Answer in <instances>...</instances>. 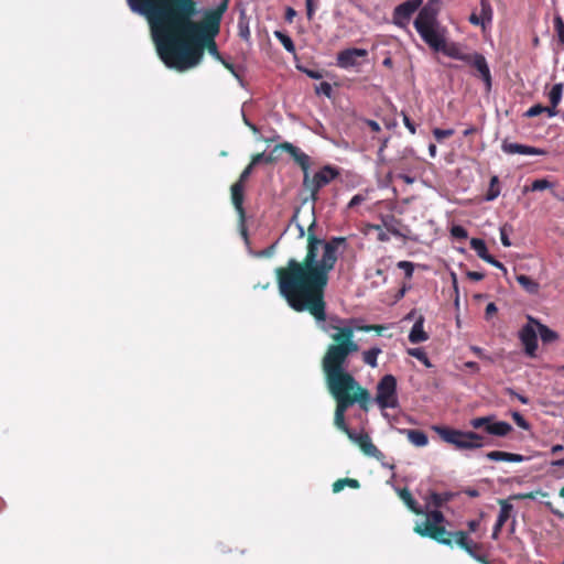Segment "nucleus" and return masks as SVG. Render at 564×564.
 I'll return each mask as SVG.
<instances>
[{
	"label": "nucleus",
	"mask_w": 564,
	"mask_h": 564,
	"mask_svg": "<svg viewBox=\"0 0 564 564\" xmlns=\"http://www.w3.org/2000/svg\"><path fill=\"white\" fill-rule=\"evenodd\" d=\"M133 13L147 18L158 54L169 68L184 72L197 66L204 51L216 59L218 52L215 36L219 32L221 12H208L203 22H195L197 14L194 0H127Z\"/></svg>",
	"instance_id": "nucleus-1"
},
{
	"label": "nucleus",
	"mask_w": 564,
	"mask_h": 564,
	"mask_svg": "<svg viewBox=\"0 0 564 564\" xmlns=\"http://www.w3.org/2000/svg\"><path fill=\"white\" fill-rule=\"evenodd\" d=\"M315 218L307 228L306 254L302 261L289 259L286 267L275 269L279 292L290 307L296 312L307 311L315 318L317 326L333 340L346 338L341 334L354 327L349 321L337 316H326L325 289L329 273L338 260L339 247H346V238H318L315 232Z\"/></svg>",
	"instance_id": "nucleus-2"
},
{
	"label": "nucleus",
	"mask_w": 564,
	"mask_h": 564,
	"mask_svg": "<svg viewBox=\"0 0 564 564\" xmlns=\"http://www.w3.org/2000/svg\"><path fill=\"white\" fill-rule=\"evenodd\" d=\"M341 336L346 338L334 340L335 344L327 347L322 359V369L328 391L336 400L334 424L338 430L348 433L350 429L345 422L346 411L355 403L368 411L371 397L348 372V357L359 350V345L351 337L350 330L347 329Z\"/></svg>",
	"instance_id": "nucleus-3"
},
{
	"label": "nucleus",
	"mask_w": 564,
	"mask_h": 564,
	"mask_svg": "<svg viewBox=\"0 0 564 564\" xmlns=\"http://www.w3.org/2000/svg\"><path fill=\"white\" fill-rule=\"evenodd\" d=\"M414 28L422 37V40L434 51L443 52L447 56L466 62L471 53H464L460 48L453 45L446 47L443 34L438 32V21L436 11L425 6L420 9L415 20Z\"/></svg>",
	"instance_id": "nucleus-4"
},
{
	"label": "nucleus",
	"mask_w": 564,
	"mask_h": 564,
	"mask_svg": "<svg viewBox=\"0 0 564 564\" xmlns=\"http://www.w3.org/2000/svg\"><path fill=\"white\" fill-rule=\"evenodd\" d=\"M425 514V520L415 523L414 532L421 536L431 538L441 544L453 546L455 532H449L441 525L445 521L444 514L440 510H432Z\"/></svg>",
	"instance_id": "nucleus-5"
},
{
	"label": "nucleus",
	"mask_w": 564,
	"mask_h": 564,
	"mask_svg": "<svg viewBox=\"0 0 564 564\" xmlns=\"http://www.w3.org/2000/svg\"><path fill=\"white\" fill-rule=\"evenodd\" d=\"M433 429L444 442L458 449H476L485 445L484 436L476 432H463L445 426H434Z\"/></svg>",
	"instance_id": "nucleus-6"
},
{
	"label": "nucleus",
	"mask_w": 564,
	"mask_h": 564,
	"mask_svg": "<svg viewBox=\"0 0 564 564\" xmlns=\"http://www.w3.org/2000/svg\"><path fill=\"white\" fill-rule=\"evenodd\" d=\"M375 402L381 410L399 406L397 379L392 375L383 376L377 384Z\"/></svg>",
	"instance_id": "nucleus-7"
},
{
	"label": "nucleus",
	"mask_w": 564,
	"mask_h": 564,
	"mask_svg": "<svg viewBox=\"0 0 564 564\" xmlns=\"http://www.w3.org/2000/svg\"><path fill=\"white\" fill-rule=\"evenodd\" d=\"M338 175L339 171L332 165L323 166L312 177L310 176V173H306V175L303 176V185L311 192V200L316 203L319 189L328 185Z\"/></svg>",
	"instance_id": "nucleus-8"
},
{
	"label": "nucleus",
	"mask_w": 564,
	"mask_h": 564,
	"mask_svg": "<svg viewBox=\"0 0 564 564\" xmlns=\"http://www.w3.org/2000/svg\"><path fill=\"white\" fill-rule=\"evenodd\" d=\"M536 318L528 315V323L519 330V339L523 345L524 352L529 357H534L538 349V327Z\"/></svg>",
	"instance_id": "nucleus-9"
},
{
	"label": "nucleus",
	"mask_w": 564,
	"mask_h": 564,
	"mask_svg": "<svg viewBox=\"0 0 564 564\" xmlns=\"http://www.w3.org/2000/svg\"><path fill=\"white\" fill-rule=\"evenodd\" d=\"M423 0H408L397 6L393 10L392 21L401 28L406 29L411 17L420 9Z\"/></svg>",
	"instance_id": "nucleus-10"
},
{
	"label": "nucleus",
	"mask_w": 564,
	"mask_h": 564,
	"mask_svg": "<svg viewBox=\"0 0 564 564\" xmlns=\"http://www.w3.org/2000/svg\"><path fill=\"white\" fill-rule=\"evenodd\" d=\"M346 435L352 443L357 444L360 447L364 454L376 458L383 456V454L373 445L368 434L357 433L352 430H349V432L346 433Z\"/></svg>",
	"instance_id": "nucleus-11"
},
{
	"label": "nucleus",
	"mask_w": 564,
	"mask_h": 564,
	"mask_svg": "<svg viewBox=\"0 0 564 564\" xmlns=\"http://www.w3.org/2000/svg\"><path fill=\"white\" fill-rule=\"evenodd\" d=\"M368 51L365 48H346L337 54V66L344 69L357 66L358 58L366 57Z\"/></svg>",
	"instance_id": "nucleus-12"
},
{
	"label": "nucleus",
	"mask_w": 564,
	"mask_h": 564,
	"mask_svg": "<svg viewBox=\"0 0 564 564\" xmlns=\"http://www.w3.org/2000/svg\"><path fill=\"white\" fill-rule=\"evenodd\" d=\"M465 63L477 69L479 76L481 77V79L486 84L487 89L489 90L491 88V74L485 56L480 53L474 52L468 56Z\"/></svg>",
	"instance_id": "nucleus-13"
},
{
	"label": "nucleus",
	"mask_w": 564,
	"mask_h": 564,
	"mask_svg": "<svg viewBox=\"0 0 564 564\" xmlns=\"http://www.w3.org/2000/svg\"><path fill=\"white\" fill-rule=\"evenodd\" d=\"M501 150L506 154H521V155H545L547 152L544 149L535 148L527 144L510 142L508 140H503L501 144Z\"/></svg>",
	"instance_id": "nucleus-14"
},
{
	"label": "nucleus",
	"mask_w": 564,
	"mask_h": 564,
	"mask_svg": "<svg viewBox=\"0 0 564 564\" xmlns=\"http://www.w3.org/2000/svg\"><path fill=\"white\" fill-rule=\"evenodd\" d=\"M278 149H282V150L286 151L294 159V161L301 166L304 175H306V173H310L308 170H310V165H311V158L306 153L301 151L300 148L293 145L290 142H283L281 144L276 145L274 151H276Z\"/></svg>",
	"instance_id": "nucleus-15"
},
{
	"label": "nucleus",
	"mask_w": 564,
	"mask_h": 564,
	"mask_svg": "<svg viewBox=\"0 0 564 564\" xmlns=\"http://www.w3.org/2000/svg\"><path fill=\"white\" fill-rule=\"evenodd\" d=\"M454 538L455 544L465 550L473 558L478 554L476 551L480 549V545L471 541L466 532L456 531Z\"/></svg>",
	"instance_id": "nucleus-16"
},
{
	"label": "nucleus",
	"mask_w": 564,
	"mask_h": 564,
	"mask_svg": "<svg viewBox=\"0 0 564 564\" xmlns=\"http://www.w3.org/2000/svg\"><path fill=\"white\" fill-rule=\"evenodd\" d=\"M512 509H513L512 505H510L506 501H501L500 511H499L497 521H496V523L494 525V530H492V539L498 538L503 524L510 518Z\"/></svg>",
	"instance_id": "nucleus-17"
},
{
	"label": "nucleus",
	"mask_w": 564,
	"mask_h": 564,
	"mask_svg": "<svg viewBox=\"0 0 564 564\" xmlns=\"http://www.w3.org/2000/svg\"><path fill=\"white\" fill-rule=\"evenodd\" d=\"M423 326L424 317L421 315L413 324L409 334V340L412 344H419L429 339V335L424 330Z\"/></svg>",
	"instance_id": "nucleus-18"
},
{
	"label": "nucleus",
	"mask_w": 564,
	"mask_h": 564,
	"mask_svg": "<svg viewBox=\"0 0 564 564\" xmlns=\"http://www.w3.org/2000/svg\"><path fill=\"white\" fill-rule=\"evenodd\" d=\"M489 460L494 462H509V463H521L525 459L524 456L514 453L492 451L486 454Z\"/></svg>",
	"instance_id": "nucleus-19"
},
{
	"label": "nucleus",
	"mask_w": 564,
	"mask_h": 564,
	"mask_svg": "<svg viewBox=\"0 0 564 564\" xmlns=\"http://www.w3.org/2000/svg\"><path fill=\"white\" fill-rule=\"evenodd\" d=\"M231 200L240 217H243V185L241 182H236L231 185Z\"/></svg>",
	"instance_id": "nucleus-20"
},
{
	"label": "nucleus",
	"mask_w": 564,
	"mask_h": 564,
	"mask_svg": "<svg viewBox=\"0 0 564 564\" xmlns=\"http://www.w3.org/2000/svg\"><path fill=\"white\" fill-rule=\"evenodd\" d=\"M512 431L511 424L505 421L492 420L491 424L487 427V433L495 436H506Z\"/></svg>",
	"instance_id": "nucleus-21"
},
{
	"label": "nucleus",
	"mask_w": 564,
	"mask_h": 564,
	"mask_svg": "<svg viewBox=\"0 0 564 564\" xmlns=\"http://www.w3.org/2000/svg\"><path fill=\"white\" fill-rule=\"evenodd\" d=\"M402 433H404L411 444L417 447H423L427 445L429 438L427 435L420 430H402Z\"/></svg>",
	"instance_id": "nucleus-22"
},
{
	"label": "nucleus",
	"mask_w": 564,
	"mask_h": 564,
	"mask_svg": "<svg viewBox=\"0 0 564 564\" xmlns=\"http://www.w3.org/2000/svg\"><path fill=\"white\" fill-rule=\"evenodd\" d=\"M453 497H454V494H452V492H443V494L432 492L426 500V507L427 508L434 507V508H436L435 510H437L444 503L452 500Z\"/></svg>",
	"instance_id": "nucleus-23"
},
{
	"label": "nucleus",
	"mask_w": 564,
	"mask_h": 564,
	"mask_svg": "<svg viewBox=\"0 0 564 564\" xmlns=\"http://www.w3.org/2000/svg\"><path fill=\"white\" fill-rule=\"evenodd\" d=\"M399 496L412 512L416 514L425 513L424 510H422L419 507L417 502L415 501V499L412 497V494L408 489L400 490Z\"/></svg>",
	"instance_id": "nucleus-24"
},
{
	"label": "nucleus",
	"mask_w": 564,
	"mask_h": 564,
	"mask_svg": "<svg viewBox=\"0 0 564 564\" xmlns=\"http://www.w3.org/2000/svg\"><path fill=\"white\" fill-rule=\"evenodd\" d=\"M535 325L538 327V334L543 343H552L558 338V335L554 330L540 323V321L536 319Z\"/></svg>",
	"instance_id": "nucleus-25"
},
{
	"label": "nucleus",
	"mask_w": 564,
	"mask_h": 564,
	"mask_svg": "<svg viewBox=\"0 0 564 564\" xmlns=\"http://www.w3.org/2000/svg\"><path fill=\"white\" fill-rule=\"evenodd\" d=\"M470 248L477 253V256L487 261L491 256L488 253L486 242L480 238H473L470 240Z\"/></svg>",
	"instance_id": "nucleus-26"
},
{
	"label": "nucleus",
	"mask_w": 564,
	"mask_h": 564,
	"mask_svg": "<svg viewBox=\"0 0 564 564\" xmlns=\"http://www.w3.org/2000/svg\"><path fill=\"white\" fill-rule=\"evenodd\" d=\"M518 283L529 293L536 294L539 292V283L524 274L517 275Z\"/></svg>",
	"instance_id": "nucleus-27"
},
{
	"label": "nucleus",
	"mask_w": 564,
	"mask_h": 564,
	"mask_svg": "<svg viewBox=\"0 0 564 564\" xmlns=\"http://www.w3.org/2000/svg\"><path fill=\"white\" fill-rule=\"evenodd\" d=\"M564 84L556 83L549 93V100L552 106H558L563 97Z\"/></svg>",
	"instance_id": "nucleus-28"
},
{
	"label": "nucleus",
	"mask_w": 564,
	"mask_h": 564,
	"mask_svg": "<svg viewBox=\"0 0 564 564\" xmlns=\"http://www.w3.org/2000/svg\"><path fill=\"white\" fill-rule=\"evenodd\" d=\"M500 195V187H499V178L497 175H494L490 178L488 191L485 195L486 202H492Z\"/></svg>",
	"instance_id": "nucleus-29"
},
{
	"label": "nucleus",
	"mask_w": 564,
	"mask_h": 564,
	"mask_svg": "<svg viewBox=\"0 0 564 564\" xmlns=\"http://www.w3.org/2000/svg\"><path fill=\"white\" fill-rule=\"evenodd\" d=\"M381 354V348L372 347L362 352V360L368 366L376 368L378 366L377 358Z\"/></svg>",
	"instance_id": "nucleus-30"
},
{
	"label": "nucleus",
	"mask_w": 564,
	"mask_h": 564,
	"mask_svg": "<svg viewBox=\"0 0 564 564\" xmlns=\"http://www.w3.org/2000/svg\"><path fill=\"white\" fill-rule=\"evenodd\" d=\"M478 14L486 24L491 23L494 11L488 0H480V10Z\"/></svg>",
	"instance_id": "nucleus-31"
},
{
	"label": "nucleus",
	"mask_w": 564,
	"mask_h": 564,
	"mask_svg": "<svg viewBox=\"0 0 564 564\" xmlns=\"http://www.w3.org/2000/svg\"><path fill=\"white\" fill-rule=\"evenodd\" d=\"M345 487L359 488L360 484L357 479H351V478L338 479L333 484V491L339 492Z\"/></svg>",
	"instance_id": "nucleus-32"
},
{
	"label": "nucleus",
	"mask_w": 564,
	"mask_h": 564,
	"mask_svg": "<svg viewBox=\"0 0 564 564\" xmlns=\"http://www.w3.org/2000/svg\"><path fill=\"white\" fill-rule=\"evenodd\" d=\"M274 36L280 41V43L283 45V47L288 52H290V53L295 52V45H294L292 39L288 34L281 32V31H275Z\"/></svg>",
	"instance_id": "nucleus-33"
},
{
	"label": "nucleus",
	"mask_w": 564,
	"mask_h": 564,
	"mask_svg": "<svg viewBox=\"0 0 564 564\" xmlns=\"http://www.w3.org/2000/svg\"><path fill=\"white\" fill-rule=\"evenodd\" d=\"M398 225L399 221L393 216H388L383 219L384 228L393 236L401 237L402 234L399 231Z\"/></svg>",
	"instance_id": "nucleus-34"
},
{
	"label": "nucleus",
	"mask_w": 564,
	"mask_h": 564,
	"mask_svg": "<svg viewBox=\"0 0 564 564\" xmlns=\"http://www.w3.org/2000/svg\"><path fill=\"white\" fill-rule=\"evenodd\" d=\"M554 29L558 39V42L564 46V21L561 15L554 17Z\"/></svg>",
	"instance_id": "nucleus-35"
},
{
	"label": "nucleus",
	"mask_w": 564,
	"mask_h": 564,
	"mask_svg": "<svg viewBox=\"0 0 564 564\" xmlns=\"http://www.w3.org/2000/svg\"><path fill=\"white\" fill-rule=\"evenodd\" d=\"M408 354L417 360L422 361L426 367H431V362L425 351L422 348H410Z\"/></svg>",
	"instance_id": "nucleus-36"
},
{
	"label": "nucleus",
	"mask_w": 564,
	"mask_h": 564,
	"mask_svg": "<svg viewBox=\"0 0 564 564\" xmlns=\"http://www.w3.org/2000/svg\"><path fill=\"white\" fill-rule=\"evenodd\" d=\"M553 184L547 181L546 178H538L534 180L531 184L530 191L538 192V191H544L547 188H552Z\"/></svg>",
	"instance_id": "nucleus-37"
},
{
	"label": "nucleus",
	"mask_w": 564,
	"mask_h": 564,
	"mask_svg": "<svg viewBox=\"0 0 564 564\" xmlns=\"http://www.w3.org/2000/svg\"><path fill=\"white\" fill-rule=\"evenodd\" d=\"M398 268L404 271L405 278L411 279L414 272V264L410 261H399Z\"/></svg>",
	"instance_id": "nucleus-38"
},
{
	"label": "nucleus",
	"mask_w": 564,
	"mask_h": 564,
	"mask_svg": "<svg viewBox=\"0 0 564 564\" xmlns=\"http://www.w3.org/2000/svg\"><path fill=\"white\" fill-rule=\"evenodd\" d=\"M454 134V130L453 129H441V128H435L433 130V135L435 137V139L440 142L446 138H449Z\"/></svg>",
	"instance_id": "nucleus-39"
},
{
	"label": "nucleus",
	"mask_w": 564,
	"mask_h": 564,
	"mask_svg": "<svg viewBox=\"0 0 564 564\" xmlns=\"http://www.w3.org/2000/svg\"><path fill=\"white\" fill-rule=\"evenodd\" d=\"M315 91L317 95H324L329 98L332 96L333 88L329 83L322 82L318 86L315 87Z\"/></svg>",
	"instance_id": "nucleus-40"
},
{
	"label": "nucleus",
	"mask_w": 564,
	"mask_h": 564,
	"mask_svg": "<svg viewBox=\"0 0 564 564\" xmlns=\"http://www.w3.org/2000/svg\"><path fill=\"white\" fill-rule=\"evenodd\" d=\"M451 235L456 239H466L468 232L463 226L456 225L452 227Z\"/></svg>",
	"instance_id": "nucleus-41"
},
{
	"label": "nucleus",
	"mask_w": 564,
	"mask_h": 564,
	"mask_svg": "<svg viewBox=\"0 0 564 564\" xmlns=\"http://www.w3.org/2000/svg\"><path fill=\"white\" fill-rule=\"evenodd\" d=\"M261 162L271 163L273 162V158L271 155H265L264 153H259L252 156L251 164L253 166L260 164Z\"/></svg>",
	"instance_id": "nucleus-42"
},
{
	"label": "nucleus",
	"mask_w": 564,
	"mask_h": 564,
	"mask_svg": "<svg viewBox=\"0 0 564 564\" xmlns=\"http://www.w3.org/2000/svg\"><path fill=\"white\" fill-rule=\"evenodd\" d=\"M512 419L514 420L516 424L523 429V430H528L530 427L528 421L523 417L522 414H520L519 412H513L512 413Z\"/></svg>",
	"instance_id": "nucleus-43"
},
{
	"label": "nucleus",
	"mask_w": 564,
	"mask_h": 564,
	"mask_svg": "<svg viewBox=\"0 0 564 564\" xmlns=\"http://www.w3.org/2000/svg\"><path fill=\"white\" fill-rule=\"evenodd\" d=\"M544 112V106L538 104V105H533L532 107H530L527 112H525V117L528 118H532V117H536L541 113Z\"/></svg>",
	"instance_id": "nucleus-44"
},
{
	"label": "nucleus",
	"mask_w": 564,
	"mask_h": 564,
	"mask_svg": "<svg viewBox=\"0 0 564 564\" xmlns=\"http://www.w3.org/2000/svg\"><path fill=\"white\" fill-rule=\"evenodd\" d=\"M401 116H402L404 126L408 128V130L412 134H414L416 132V128H415V124L413 123V121L410 119V117L404 111H402Z\"/></svg>",
	"instance_id": "nucleus-45"
},
{
	"label": "nucleus",
	"mask_w": 564,
	"mask_h": 564,
	"mask_svg": "<svg viewBox=\"0 0 564 564\" xmlns=\"http://www.w3.org/2000/svg\"><path fill=\"white\" fill-rule=\"evenodd\" d=\"M253 165L251 163H249V165L241 172L240 176H239V180L237 182H241V184L243 185V183L249 178V176L251 175L252 171H253Z\"/></svg>",
	"instance_id": "nucleus-46"
},
{
	"label": "nucleus",
	"mask_w": 564,
	"mask_h": 564,
	"mask_svg": "<svg viewBox=\"0 0 564 564\" xmlns=\"http://www.w3.org/2000/svg\"><path fill=\"white\" fill-rule=\"evenodd\" d=\"M365 199H366V197L364 195L356 194L355 196H352V198L348 203V207L354 208V207L360 205L362 202H365Z\"/></svg>",
	"instance_id": "nucleus-47"
},
{
	"label": "nucleus",
	"mask_w": 564,
	"mask_h": 564,
	"mask_svg": "<svg viewBox=\"0 0 564 564\" xmlns=\"http://www.w3.org/2000/svg\"><path fill=\"white\" fill-rule=\"evenodd\" d=\"M469 425L475 430H480L484 426V416L474 417L469 421Z\"/></svg>",
	"instance_id": "nucleus-48"
},
{
	"label": "nucleus",
	"mask_w": 564,
	"mask_h": 564,
	"mask_svg": "<svg viewBox=\"0 0 564 564\" xmlns=\"http://www.w3.org/2000/svg\"><path fill=\"white\" fill-rule=\"evenodd\" d=\"M469 22L474 25H481L482 28L486 26V23L481 20L478 13L474 12L469 17Z\"/></svg>",
	"instance_id": "nucleus-49"
},
{
	"label": "nucleus",
	"mask_w": 564,
	"mask_h": 564,
	"mask_svg": "<svg viewBox=\"0 0 564 564\" xmlns=\"http://www.w3.org/2000/svg\"><path fill=\"white\" fill-rule=\"evenodd\" d=\"M486 262L500 269L505 274H507V268L500 261L496 260L492 256L489 259H487Z\"/></svg>",
	"instance_id": "nucleus-50"
},
{
	"label": "nucleus",
	"mask_w": 564,
	"mask_h": 564,
	"mask_svg": "<svg viewBox=\"0 0 564 564\" xmlns=\"http://www.w3.org/2000/svg\"><path fill=\"white\" fill-rule=\"evenodd\" d=\"M467 278L473 281H481L485 278V274L477 271H468Z\"/></svg>",
	"instance_id": "nucleus-51"
},
{
	"label": "nucleus",
	"mask_w": 564,
	"mask_h": 564,
	"mask_svg": "<svg viewBox=\"0 0 564 564\" xmlns=\"http://www.w3.org/2000/svg\"><path fill=\"white\" fill-rule=\"evenodd\" d=\"M500 240H501V243L505 246V247H510L511 246V241L506 232V228L502 227L500 228Z\"/></svg>",
	"instance_id": "nucleus-52"
},
{
	"label": "nucleus",
	"mask_w": 564,
	"mask_h": 564,
	"mask_svg": "<svg viewBox=\"0 0 564 564\" xmlns=\"http://www.w3.org/2000/svg\"><path fill=\"white\" fill-rule=\"evenodd\" d=\"M497 312V306L495 303H489L486 306L485 315L487 318H490Z\"/></svg>",
	"instance_id": "nucleus-53"
},
{
	"label": "nucleus",
	"mask_w": 564,
	"mask_h": 564,
	"mask_svg": "<svg viewBox=\"0 0 564 564\" xmlns=\"http://www.w3.org/2000/svg\"><path fill=\"white\" fill-rule=\"evenodd\" d=\"M313 2H314V0H306V14H307L308 20H311L313 18V14L315 11Z\"/></svg>",
	"instance_id": "nucleus-54"
},
{
	"label": "nucleus",
	"mask_w": 564,
	"mask_h": 564,
	"mask_svg": "<svg viewBox=\"0 0 564 564\" xmlns=\"http://www.w3.org/2000/svg\"><path fill=\"white\" fill-rule=\"evenodd\" d=\"M508 392L513 395L514 398H517L521 403L523 404H528L529 403V399L522 394H519L517 393L514 390L512 389H508Z\"/></svg>",
	"instance_id": "nucleus-55"
},
{
	"label": "nucleus",
	"mask_w": 564,
	"mask_h": 564,
	"mask_svg": "<svg viewBox=\"0 0 564 564\" xmlns=\"http://www.w3.org/2000/svg\"><path fill=\"white\" fill-rule=\"evenodd\" d=\"M295 15H296V11L291 7H288L286 11H285V21L291 23Z\"/></svg>",
	"instance_id": "nucleus-56"
},
{
	"label": "nucleus",
	"mask_w": 564,
	"mask_h": 564,
	"mask_svg": "<svg viewBox=\"0 0 564 564\" xmlns=\"http://www.w3.org/2000/svg\"><path fill=\"white\" fill-rule=\"evenodd\" d=\"M306 73V75L310 77V78H313V79H319L322 78V74L317 70H313V69H305L304 70Z\"/></svg>",
	"instance_id": "nucleus-57"
},
{
	"label": "nucleus",
	"mask_w": 564,
	"mask_h": 564,
	"mask_svg": "<svg viewBox=\"0 0 564 564\" xmlns=\"http://www.w3.org/2000/svg\"><path fill=\"white\" fill-rule=\"evenodd\" d=\"M556 107L557 106L552 105L550 107L544 106V112H546L550 118L555 117L557 115Z\"/></svg>",
	"instance_id": "nucleus-58"
},
{
	"label": "nucleus",
	"mask_w": 564,
	"mask_h": 564,
	"mask_svg": "<svg viewBox=\"0 0 564 564\" xmlns=\"http://www.w3.org/2000/svg\"><path fill=\"white\" fill-rule=\"evenodd\" d=\"M367 124L375 132H379L381 130L380 124L377 121H375V120H367Z\"/></svg>",
	"instance_id": "nucleus-59"
},
{
	"label": "nucleus",
	"mask_w": 564,
	"mask_h": 564,
	"mask_svg": "<svg viewBox=\"0 0 564 564\" xmlns=\"http://www.w3.org/2000/svg\"><path fill=\"white\" fill-rule=\"evenodd\" d=\"M495 419V415H487L484 416V426L482 430L487 433V427L491 424L492 420Z\"/></svg>",
	"instance_id": "nucleus-60"
},
{
	"label": "nucleus",
	"mask_w": 564,
	"mask_h": 564,
	"mask_svg": "<svg viewBox=\"0 0 564 564\" xmlns=\"http://www.w3.org/2000/svg\"><path fill=\"white\" fill-rule=\"evenodd\" d=\"M464 492L468 496V497H471V498H476L479 496V491L477 489H474V488H467L464 490Z\"/></svg>",
	"instance_id": "nucleus-61"
},
{
	"label": "nucleus",
	"mask_w": 564,
	"mask_h": 564,
	"mask_svg": "<svg viewBox=\"0 0 564 564\" xmlns=\"http://www.w3.org/2000/svg\"><path fill=\"white\" fill-rule=\"evenodd\" d=\"M467 525H468V529L470 532H475L479 527V521L470 520V521H468Z\"/></svg>",
	"instance_id": "nucleus-62"
},
{
	"label": "nucleus",
	"mask_w": 564,
	"mask_h": 564,
	"mask_svg": "<svg viewBox=\"0 0 564 564\" xmlns=\"http://www.w3.org/2000/svg\"><path fill=\"white\" fill-rule=\"evenodd\" d=\"M228 70H230L235 76H237L236 72H235V67L231 63L225 61L224 58H221L219 61Z\"/></svg>",
	"instance_id": "nucleus-63"
},
{
	"label": "nucleus",
	"mask_w": 564,
	"mask_h": 564,
	"mask_svg": "<svg viewBox=\"0 0 564 564\" xmlns=\"http://www.w3.org/2000/svg\"><path fill=\"white\" fill-rule=\"evenodd\" d=\"M398 177L401 178L406 184H412L414 182V178L408 174H400Z\"/></svg>",
	"instance_id": "nucleus-64"
}]
</instances>
